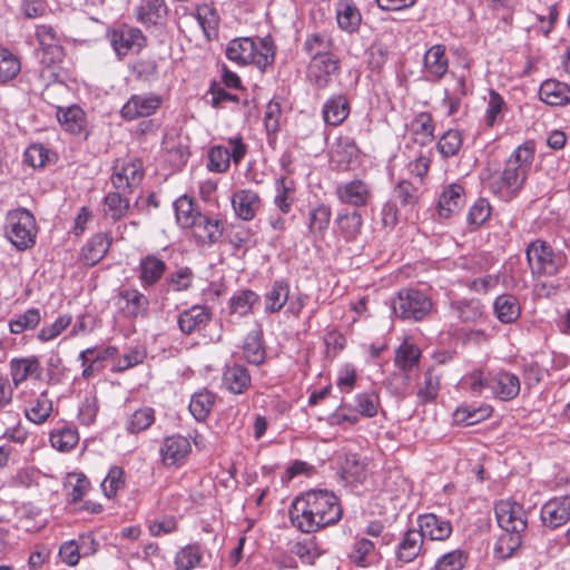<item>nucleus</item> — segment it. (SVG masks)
Instances as JSON below:
<instances>
[{
  "instance_id": "obj_1",
  "label": "nucleus",
  "mask_w": 570,
  "mask_h": 570,
  "mask_svg": "<svg viewBox=\"0 0 570 570\" xmlns=\"http://www.w3.org/2000/svg\"><path fill=\"white\" fill-rule=\"evenodd\" d=\"M343 517L338 497L325 489H312L297 495L289 507V520L303 533H315L335 525Z\"/></svg>"
},
{
  "instance_id": "obj_2",
  "label": "nucleus",
  "mask_w": 570,
  "mask_h": 570,
  "mask_svg": "<svg viewBox=\"0 0 570 570\" xmlns=\"http://www.w3.org/2000/svg\"><path fill=\"white\" fill-rule=\"evenodd\" d=\"M534 153L532 141L520 145L508 158L502 171H492L488 167L481 173L483 186L501 199H511L523 187L534 160Z\"/></svg>"
},
{
  "instance_id": "obj_3",
  "label": "nucleus",
  "mask_w": 570,
  "mask_h": 570,
  "mask_svg": "<svg viewBox=\"0 0 570 570\" xmlns=\"http://www.w3.org/2000/svg\"><path fill=\"white\" fill-rule=\"evenodd\" d=\"M225 55L229 61L238 66L254 65L259 70H265L274 62L275 46L271 37H240L228 42Z\"/></svg>"
},
{
  "instance_id": "obj_4",
  "label": "nucleus",
  "mask_w": 570,
  "mask_h": 570,
  "mask_svg": "<svg viewBox=\"0 0 570 570\" xmlns=\"http://www.w3.org/2000/svg\"><path fill=\"white\" fill-rule=\"evenodd\" d=\"M38 227L35 216L24 208L10 210L6 218V235L19 250L36 244Z\"/></svg>"
},
{
  "instance_id": "obj_5",
  "label": "nucleus",
  "mask_w": 570,
  "mask_h": 570,
  "mask_svg": "<svg viewBox=\"0 0 570 570\" xmlns=\"http://www.w3.org/2000/svg\"><path fill=\"white\" fill-rule=\"evenodd\" d=\"M528 265L534 277L556 275L564 264V256L556 253L551 245L535 239L527 246Z\"/></svg>"
},
{
  "instance_id": "obj_6",
  "label": "nucleus",
  "mask_w": 570,
  "mask_h": 570,
  "mask_svg": "<svg viewBox=\"0 0 570 570\" xmlns=\"http://www.w3.org/2000/svg\"><path fill=\"white\" fill-rule=\"evenodd\" d=\"M228 147L215 145L207 153V169L212 173L224 174L233 161L236 166L242 163L248 151L247 145L240 136L229 137Z\"/></svg>"
},
{
  "instance_id": "obj_7",
  "label": "nucleus",
  "mask_w": 570,
  "mask_h": 570,
  "mask_svg": "<svg viewBox=\"0 0 570 570\" xmlns=\"http://www.w3.org/2000/svg\"><path fill=\"white\" fill-rule=\"evenodd\" d=\"M341 73V61L336 55L311 59L307 66L308 81L320 90L326 89Z\"/></svg>"
},
{
  "instance_id": "obj_8",
  "label": "nucleus",
  "mask_w": 570,
  "mask_h": 570,
  "mask_svg": "<svg viewBox=\"0 0 570 570\" xmlns=\"http://www.w3.org/2000/svg\"><path fill=\"white\" fill-rule=\"evenodd\" d=\"M426 297L416 289H402L393 301V311L396 316L404 320L422 321L428 312Z\"/></svg>"
},
{
  "instance_id": "obj_9",
  "label": "nucleus",
  "mask_w": 570,
  "mask_h": 570,
  "mask_svg": "<svg viewBox=\"0 0 570 570\" xmlns=\"http://www.w3.org/2000/svg\"><path fill=\"white\" fill-rule=\"evenodd\" d=\"M335 195L340 203L354 209L368 206L373 199V190L370 184L360 178L338 184Z\"/></svg>"
},
{
  "instance_id": "obj_10",
  "label": "nucleus",
  "mask_w": 570,
  "mask_h": 570,
  "mask_svg": "<svg viewBox=\"0 0 570 570\" xmlns=\"http://www.w3.org/2000/svg\"><path fill=\"white\" fill-rule=\"evenodd\" d=\"M364 227L362 214L356 209H343L334 218L333 233L338 242L352 244L358 240Z\"/></svg>"
},
{
  "instance_id": "obj_11",
  "label": "nucleus",
  "mask_w": 570,
  "mask_h": 570,
  "mask_svg": "<svg viewBox=\"0 0 570 570\" xmlns=\"http://www.w3.org/2000/svg\"><path fill=\"white\" fill-rule=\"evenodd\" d=\"M149 304V298L137 288L121 289L115 296V305L129 320L147 316Z\"/></svg>"
},
{
  "instance_id": "obj_12",
  "label": "nucleus",
  "mask_w": 570,
  "mask_h": 570,
  "mask_svg": "<svg viewBox=\"0 0 570 570\" xmlns=\"http://www.w3.org/2000/svg\"><path fill=\"white\" fill-rule=\"evenodd\" d=\"M144 175V165L140 159L117 160L111 175V184L118 190L130 189L140 184Z\"/></svg>"
},
{
  "instance_id": "obj_13",
  "label": "nucleus",
  "mask_w": 570,
  "mask_h": 570,
  "mask_svg": "<svg viewBox=\"0 0 570 570\" xmlns=\"http://www.w3.org/2000/svg\"><path fill=\"white\" fill-rule=\"evenodd\" d=\"M494 512L498 524L503 531L523 532L525 530V512L521 504L501 500L495 504Z\"/></svg>"
},
{
  "instance_id": "obj_14",
  "label": "nucleus",
  "mask_w": 570,
  "mask_h": 570,
  "mask_svg": "<svg viewBox=\"0 0 570 570\" xmlns=\"http://www.w3.org/2000/svg\"><path fill=\"white\" fill-rule=\"evenodd\" d=\"M191 452L189 440L183 435L166 436L160 445V458L165 466H181Z\"/></svg>"
},
{
  "instance_id": "obj_15",
  "label": "nucleus",
  "mask_w": 570,
  "mask_h": 570,
  "mask_svg": "<svg viewBox=\"0 0 570 570\" xmlns=\"http://www.w3.org/2000/svg\"><path fill=\"white\" fill-rule=\"evenodd\" d=\"M347 559L357 568H371L380 562L381 553L372 540L357 534L350 547Z\"/></svg>"
},
{
  "instance_id": "obj_16",
  "label": "nucleus",
  "mask_w": 570,
  "mask_h": 570,
  "mask_svg": "<svg viewBox=\"0 0 570 570\" xmlns=\"http://www.w3.org/2000/svg\"><path fill=\"white\" fill-rule=\"evenodd\" d=\"M188 229L197 244L213 245L222 237L224 225L220 219L202 213Z\"/></svg>"
},
{
  "instance_id": "obj_17",
  "label": "nucleus",
  "mask_w": 570,
  "mask_h": 570,
  "mask_svg": "<svg viewBox=\"0 0 570 570\" xmlns=\"http://www.w3.org/2000/svg\"><path fill=\"white\" fill-rule=\"evenodd\" d=\"M161 105L157 94L132 95L122 106L120 115L126 120H135L155 114Z\"/></svg>"
},
{
  "instance_id": "obj_18",
  "label": "nucleus",
  "mask_w": 570,
  "mask_h": 570,
  "mask_svg": "<svg viewBox=\"0 0 570 570\" xmlns=\"http://www.w3.org/2000/svg\"><path fill=\"white\" fill-rule=\"evenodd\" d=\"M210 320V309L205 305L196 304L178 314L177 325L183 334L193 335L205 330Z\"/></svg>"
},
{
  "instance_id": "obj_19",
  "label": "nucleus",
  "mask_w": 570,
  "mask_h": 570,
  "mask_svg": "<svg viewBox=\"0 0 570 570\" xmlns=\"http://www.w3.org/2000/svg\"><path fill=\"white\" fill-rule=\"evenodd\" d=\"M422 357V350L412 338H404L394 351V366L407 380L409 375L419 370Z\"/></svg>"
},
{
  "instance_id": "obj_20",
  "label": "nucleus",
  "mask_w": 570,
  "mask_h": 570,
  "mask_svg": "<svg viewBox=\"0 0 570 570\" xmlns=\"http://www.w3.org/2000/svg\"><path fill=\"white\" fill-rule=\"evenodd\" d=\"M540 518L543 525L557 529L570 520V495L553 498L541 508Z\"/></svg>"
},
{
  "instance_id": "obj_21",
  "label": "nucleus",
  "mask_w": 570,
  "mask_h": 570,
  "mask_svg": "<svg viewBox=\"0 0 570 570\" xmlns=\"http://www.w3.org/2000/svg\"><path fill=\"white\" fill-rule=\"evenodd\" d=\"M521 383L518 375L508 371L491 374L489 390L493 397L504 402L511 401L519 395Z\"/></svg>"
},
{
  "instance_id": "obj_22",
  "label": "nucleus",
  "mask_w": 570,
  "mask_h": 570,
  "mask_svg": "<svg viewBox=\"0 0 570 570\" xmlns=\"http://www.w3.org/2000/svg\"><path fill=\"white\" fill-rule=\"evenodd\" d=\"M232 206L237 217L252 220L262 207V198L252 189H238L232 196Z\"/></svg>"
},
{
  "instance_id": "obj_23",
  "label": "nucleus",
  "mask_w": 570,
  "mask_h": 570,
  "mask_svg": "<svg viewBox=\"0 0 570 570\" xmlns=\"http://www.w3.org/2000/svg\"><path fill=\"white\" fill-rule=\"evenodd\" d=\"M10 376L14 387L29 379H40L42 367L37 356L13 357L9 363Z\"/></svg>"
},
{
  "instance_id": "obj_24",
  "label": "nucleus",
  "mask_w": 570,
  "mask_h": 570,
  "mask_svg": "<svg viewBox=\"0 0 570 570\" xmlns=\"http://www.w3.org/2000/svg\"><path fill=\"white\" fill-rule=\"evenodd\" d=\"M166 263L155 254L144 256L139 261L137 275L141 286L146 289L156 285L165 275Z\"/></svg>"
},
{
  "instance_id": "obj_25",
  "label": "nucleus",
  "mask_w": 570,
  "mask_h": 570,
  "mask_svg": "<svg viewBox=\"0 0 570 570\" xmlns=\"http://www.w3.org/2000/svg\"><path fill=\"white\" fill-rule=\"evenodd\" d=\"M145 37L137 28L124 27L111 35V46L118 56H126L129 51H139L145 46Z\"/></svg>"
},
{
  "instance_id": "obj_26",
  "label": "nucleus",
  "mask_w": 570,
  "mask_h": 570,
  "mask_svg": "<svg viewBox=\"0 0 570 570\" xmlns=\"http://www.w3.org/2000/svg\"><path fill=\"white\" fill-rule=\"evenodd\" d=\"M350 102L345 95L338 94L327 98L322 108V116L326 125L337 127L348 117Z\"/></svg>"
},
{
  "instance_id": "obj_27",
  "label": "nucleus",
  "mask_w": 570,
  "mask_h": 570,
  "mask_svg": "<svg viewBox=\"0 0 570 570\" xmlns=\"http://www.w3.org/2000/svg\"><path fill=\"white\" fill-rule=\"evenodd\" d=\"M464 203V189L461 185L451 184L440 195L436 212L441 218H450L458 213Z\"/></svg>"
},
{
  "instance_id": "obj_28",
  "label": "nucleus",
  "mask_w": 570,
  "mask_h": 570,
  "mask_svg": "<svg viewBox=\"0 0 570 570\" xmlns=\"http://www.w3.org/2000/svg\"><path fill=\"white\" fill-rule=\"evenodd\" d=\"M111 237L108 234H95L81 248L80 261L88 266L99 263L108 253Z\"/></svg>"
},
{
  "instance_id": "obj_29",
  "label": "nucleus",
  "mask_w": 570,
  "mask_h": 570,
  "mask_svg": "<svg viewBox=\"0 0 570 570\" xmlns=\"http://www.w3.org/2000/svg\"><path fill=\"white\" fill-rule=\"evenodd\" d=\"M222 381L223 386L233 394L245 393L252 384L248 370L239 364L226 366L223 372Z\"/></svg>"
},
{
  "instance_id": "obj_30",
  "label": "nucleus",
  "mask_w": 570,
  "mask_h": 570,
  "mask_svg": "<svg viewBox=\"0 0 570 570\" xmlns=\"http://www.w3.org/2000/svg\"><path fill=\"white\" fill-rule=\"evenodd\" d=\"M424 533L422 530H407L396 547V558L402 562L413 561L422 550Z\"/></svg>"
},
{
  "instance_id": "obj_31",
  "label": "nucleus",
  "mask_w": 570,
  "mask_h": 570,
  "mask_svg": "<svg viewBox=\"0 0 570 570\" xmlns=\"http://www.w3.org/2000/svg\"><path fill=\"white\" fill-rule=\"evenodd\" d=\"M52 411L53 402L48 392L43 391L27 402L24 415L30 422L42 424L50 417Z\"/></svg>"
},
{
  "instance_id": "obj_32",
  "label": "nucleus",
  "mask_w": 570,
  "mask_h": 570,
  "mask_svg": "<svg viewBox=\"0 0 570 570\" xmlns=\"http://www.w3.org/2000/svg\"><path fill=\"white\" fill-rule=\"evenodd\" d=\"M540 99L550 106H562L570 102V87L561 81L548 79L539 89Z\"/></svg>"
},
{
  "instance_id": "obj_33",
  "label": "nucleus",
  "mask_w": 570,
  "mask_h": 570,
  "mask_svg": "<svg viewBox=\"0 0 570 570\" xmlns=\"http://www.w3.org/2000/svg\"><path fill=\"white\" fill-rule=\"evenodd\" d=\"M50 443L60 452H69L79 443V433L76 426L62 422L50 432Z\"/></svg>"
},
{
  "instance_id": "obj_34",
  "label": "nucleus",
  "mask_w": 570,
  "mask_h": 570,
  "mask_svg": "<svg viewBox=\"0 0 570 570\" xmlns=\"http://www.w3.org/2000/svg\"><path fill=\"white\" fill-rule=\"evenodd\" d=\"M37 55L41 65V76L57 80L60 77L61 65L65 59L63 47L56 46L51 49L39 51Z\"/></svg>"
},
{
  "instance_id": "obj_35",
  "label": "nucleus",
  "mask_w": 570,
  "mask_h": 570,
  "mask_svg": "<svg viewBox=\"0 0 570 570\" xmlns=\"http://www.w3.org/2000/svg\"><path fill=\"white\" fill-rule=\"evenodd\" d=\"M296 183L288 176H281L275 181L274 204L282 214H288L295 203Z\"/></svg>"
},
{
  "instance_id": "obj_36",
  "label": "nucleus",
  "mask_w": 570,
  "mask_h": 570,
  "mask_svg": "<svg viewBox=\"0 0 570 570\" xmlns=\"http://www.w3.org/2000/svg\"><path fill=\"white\" fill-rule=\"evenodd\" d=\"M155 422V409L148 405H142L127 415L125 420V430L128 434L137 435L147 431Z\"/></svg>"
},
{
  "instance_id": "obj_37",
  "label": "nucleus",
  "mask_w": 570,
  "mask_h": 570,
  "mask_svg": "<svg viewBox=\"0 0 570 570\" xmlns=\"http://www.w3.org/2000/svg\"><path fill=\"white\" fill-rule=\"evenodd\" d=\"M203 556V547L198 542L181 547L174 557L175 570H194L200 567Z\"/></svg>"
},
{
  "instance_id": "obj_38",
  "label": "nucleus",
  "mask_w": 570,
  "mask_h": 570,
  "mask_svg": "<svg viewBox=\"0 0 570 570\" xmlns=\"http://www.w3.org/2000/svg\"><path fill=\"white\" fill-rule=\"evenodd\" d=\"M336 20L343 31L352 33L358 29L362 16L351 0H341L336 8Z\"/></svg>"
},
{
  "instance_id": "obj_39",
  "label": "nucleus",
  "mask_w": 570,
  "mask_h": 570,
  "mask_svg": "<svg viewBox=\"0 0 570 570\" xmlns=\"http://www.w3.org/2000/svg\"><path fill=\"white\" fill-rule=\"evenodd\" d=\"M243 354L246 361L259 365L265 361L266 352L263 345V330L261 327L250 331L243 344Z\"/></svg>"
},
{
  "instance_id": "obj_40",
  "label": "nucleus",
  "mask_w": 570,
  "mask_h": 570,
  "mask_svg": "<svg viewBox=\"0 0 570 570\" xmlns=\"http://www.w3.org/2000/svg\"><path fill=\"white\" fill-rule=\"evenodd\" d=\"M57 118L62 128L70 134H81L86 128V114L78 106H71L68 108H59L57 111Z\"/></svg>"
},
{
  "instance_id": "obj_41",
  "label": "nucleus",
  "mask_w": 570,
  "mask_h": 570,
  "mask_svg": "<svg viewBox=\"0 0 570 570\" xmlns=\"http://www.w3.org/2000/svg\"><path fill=\"white\" fill-rule=\"evenodd\" d=\"M332 218V208L325 203L312 207L308 213V230L312 235L323 238Z\"/></svg>"
},
{
  "instance_id": "obj_42",
  "label": "nucleus",
  "mask_w": 570,
  "mask_h": 570,
  "mask_svg": "<svg viewBox=\"0 0 570 570\" xmlns=\"http://www.w3.org/2000/svg\"><path fill=\"white\" fill-rule=\"evenodd\" d=\"M493 309L497 318L504 324L515 322L521 313L519 301L511 294H502L494 299Z\"/></svg>"
},
{
  "instance_id": "obj_43",
  "label": "nucleus",
  "mask_w": 570,
  "mask_h": 570,
  "mask_svg": "<svg viewBox=\"0 0 570 570\" xmlns=\"http://www.w3.org/2000/svg\"><path fill=\"white\" fill-rule=\"evenodd\" d=\"M176 223L181 228H188L202 214L194 198L181 195L174 202Z\"/></svg>"
},
{
  "instance_id": "obj_44",
  "label": "nucleus",
  "mask_w": 570,
  "mask_h": 570,
  "mask_svg": "<svg viewBox=\"0 0 570 570\" xmlns=\"http://www.w3.org/2000/svg\"><path fill=\"white\" fill-rule=\"evenodd\" d=\"M216 402V395L204 389L198 392H195L191 395L190 402H189V412L190 414L197 420L198 422L205 421Z\"/></svg>"
},
{
  "instance_id": "obj_45",
  "label": "nucleus",
  "mask_w": 570,
  "mask_h": 570,
  "mask_svg": "<svg viewBox=\"0 0 570 570\" xmlns=\"http://www.w3.org/2000/svg\"><path fill=\"white\" fill-rule=\"evenodd\" d=\"M21 71V60L9 48L0 45V86L7 85Z\"/></svg>"
},
{
  "instance_id": "obj_46",
  "label": "nucleus",
  "mask_w": 570,
  "mask_h": 570,
  "mask_svg": "<svg viewBox=\"0 0 570 570\" xmlns=\"http://www.w3.org/2000/svg\"><path fill=\"white\" fill-rule=\"evenodd\" d=\"M289 285L281 279L275 281L265 294V311L268 313H278L288 301Z\"/></svg>"
},
{
  "instance_id": "obj_47",
  "label": "nucleus",
  "mask_w": 570,
  "mask_h": 570,
  "mask_svg": "<svg viewBox=\"0 0 570 570\" xmlns=\"http://www.w3.org/2000/svg\"><path fill=\"white\" fill-rule=\"evenodd\" d=\"M167 12V7L164 0H141L137 8V19L144 24L158 23Z\"/></svg>"
},
{
  "instance_id": "obj_48",
  "label": "nucleus",
  "mask_w": 570,
  "mask_h": 570,
  "mask_svg": "<svg viewBox=\"0 0 570 570\" xmlns=\"http://www.w3.org/2000/svg\"><path fill=\"white\" fill-rule=\"evenodd\" d=\"M195 18L197 19L207 39L216 36L219 24V16L213 4H198L196 7Z\"/></svg>"
},
{
  "instance_id": "obj_49",
  "label": "nucleus",
  "mask_w": 570,
  "mask_h": 570,
  "mask_svg": "<svg viewBox=\"0 0 570 570\" xmlns=\"http://www.w3.org/2000/svg\"><path fill=\"white\" fill-rule=\"evenodd\" d=\"M332 38L322 32L308 35L303 45V50L311 57V59L323 57L325 55H334L332 52Z\"/></svg>"
},
{
  "instance_id": "obj_50",
  "label": "nucleus",
  "mask_w": 570,
  "mask_h": 570,
  "mask_svg": "<svg viewBox=\"0 0 570 570\" xmlns=\"http://www.w3.org/2000/svg\"><path fill=\"white\" fill-rule=\"evenodd\" d=\"M129 199L120 193H108L104 198V215L114 222L120 220L129 210Z\"/></svg>"
},
{
  "instance_id": "obj_51",
  "label": "nucleus",
  "mask_w": 570,
  "mask_h": 570,
  "mask_svg": "<svg viewBox=\"0 0 570 570\" xmlns=\"http://www.w3.org/2000/svg\"><path fill=\"white\" fill-rule=\"evenodd\" d=\"M259 302V296L252 289H243L234 294L229 299V311L239 316L248 315L254 305Z\"/></svg>"
},
{
  "instance_id": "obj_52",
  "label": "nucleus",
  "mask_w": 570,
  "mask_h": 570,
  "mask_svg": "<svg viewBox=\"0 0 570 570\" xmlns=\"http://www.w3.org/2000/svg\"><path fill=\"white\" fill-rule=\"evenodd\" d=\"M147 529L153 538L170 535L179 530V520L173 514L161 515L147 521Z\"/></svg>"
},
{
  "instance_id": "obj_53",
  "label": "nucleus",
  "mask_w": 570,
  "mask_h": 570,
  "mask_svg": "<svg viewBox=\"0 0 570 570\" xmlns=\"http://www.w3.org/2000/svg\"><path fill=\"white\" fill-rule=\"evenodd\" d=\"M521 532L504 531L497 540L494 554L498 559H508L521 546Z\"/></svg>"
},
{
  "instance_id": "obj_54",
  "label": "nucleus",
  "mask_w": 570,
  "mask_h": 570,
  "mask_svg": "<svg viewBox=\"0 0 570 570\" xmlns=\"http://www.w3.org/2000/svg\"><path fill=\"white\" fill-rule=\"evenodd\" d=\"M451 306L463 322H475L483 315L484 307L475 298L453 301Z\"/></svg>"
},
{
  "instance_id": "obj_55",
  "label": "nucleus",
  "mask_w": 570,
  "mask_h": 570,
  "mask_svg": "<svg viewBox=\"0 0 570 570\" xmlns=\"http://www.w3.org/2000/svg\"><path fill=\"white\" fill-rule=\"evenodd\" d=\"M126 484L125 471L121 466L114 465L109 469L107 475L101 482V490L108 498H115L119 490L124 489Z\"/></svg>"
},
{
  "instance_id": "obj_56",
  "label": "nucleus",
  "mask_w": 570,
  "mask_h": 570,
  "mask_svg": "<svg viewBox=\"0 0 570 570\" xmlns=\"http://www.w3.org/2000/svg\"><path fill=\"white\" fill-rule=\"evenodd\" d=\"M41 321L40 311L36 307L27 309L23 314L9 322V330L13 334L36 328Z\"/></svg>"
},
{
  "instance_id": "obj_57",
  "label": "nucleus",
  "mask_w": 570,
  "mask_h": 570,
  "mask_svg": "<svg viewBox=\"0 0 570 570\" xmlns=\"http://www.w3.org/2000/svg\"><path fill=\"white\" fill-rule=\"evenodd\" d=\"M354 411L360 416L373 417L377 414L380 397L374 392H362L355 395Z\"/></svg>"
},
{
  "instance_id": "obj_58",
  "label": "nucleus",
  "mask_w": 570,
  "mask_h": 570,
  "mask_svg": "<svg viewBox=\"0 0 570 570\" xmlns=\"http://www.w3.org/2000/svg\"><path fill=\"white\" fill-rule=\"evenodd\" d=\"M41 473L35 468L19 469L9 480V485L14 489H33L39 485Z\"/></svg>"
},
{
  "instance_id": "obj_59",
  "label": "nucleus",
  "mask_w": 570,
  "mask_h": 570,
  "mask_svg": "<svg viewBox=\"0 0 570 570\" xmlns=\"http://www.w3.org/2000/svg\"><path fill=\"white\" fill-rule=\"evenodd\" d=\"M71 322L72 316L70 314L59 315L53 323L43 325L40 328L37 333V338L42 343L53 341L71 325Z\"/></svg>"
},
{
  "instance_id": "obj_60",
  "label": "nucleus",
  "mask_w": 570,
  "mask_h": 570,
  "mask_svg": "<svg viewBox=\"0 0 570 570\" xmlns=\"http://www.w3.org/2000/svg\"><path fill=\"white\" fill-rule=\"evenodd\" d=\"M492 409L489 405L472 407L461 406L455 413V421L465 425H473L490 416Z\"/></svg>"
},
{
  "instance_id": "obj_61",
  "label": "nucleus",
  "mask_w": 570,
  "mask_h": 570,
  "mask_svg": "<svg viewBox=\"0 0 570 570\" xmlns=\"http://www.w3.org/2000/svg\"><path fill=\"white\" fill-rule=\"evenodd\" d=\"M490 379V373H485L482 370H473L462 377L461 386L475 395H480L485 389H489Z\"/></svg>"
},
{
  "instance_id": "obj_62",
  "label": "nucleus",
  "mask_w": 570,
  "mask_h": 570,
  "mask_svg": "<svg viewBox=\"0 0 570 570\" xmlns=\"http://www.w3.org/2000/svg\"><path fill=\"white\" fill-rule=\"evenodd\" d=\"M430 78L433 76L435 79L443 77L449 69V59L445 55V47L443 45H435L430 47Z\"/></svg>"
},
{
  "instance_id": "obj_63",
  "label": "nucleus",
  "mask_w": 570,
  "mask_h": 570,
  "mask_svg": "<svg viewBox=\"0 0 570 570\" xmlns=\"http://www.w3.org/2000/svg\"><path fill=\"white\" fill-rule=\"evenodd\" d=\"M166 282L169 289L174 292H185L193 285L194 273L189 267H179L168 275Z\"/></svg>"
},
{
  "instance_id": "obj_64",
  "label": "nucleus",
  "mask_w": 570,
  "mask_h": 570,
  "mask_svg": "<svg viewBox=\"0 0 570 570\" xmlns=\"http://www.w3.org/2000/svg\"><path fill=\"white\" fill-rule=\"evenodd\" d=\"M292 552L305 564H313L321 556L315 538L304 539L294 544Z\"/></svg>"
}]
</instances>
